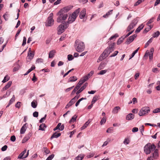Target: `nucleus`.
I'll use <instances>...</instances> for the list:
<instances>
[{"label":"nucleus","mask_w":160,"mask_h":160,"mask_svg":"<svg viewBox=\"0 0 160 160\" xmlns=\"http://www.w3.org/2000/svg\"><path fill=\"white\" fill-rule=\"evenodd\" d=\"M160 112V107L155 109L152 112L154 113H156Z\"/></svg>","instance_id":"nucleus-51"},{"label":"nucleus","mask_w":160,"mask_h":160,"mask_svg":"<svg viewBox=\"0 0 160 160\" xmlns=\"http://www.w3.org/2000/svg\"><path fill=\"white\" fill-rule=\"evenodd\" d=\"M46 117H47V115L45 114V115L44 116L43 118H42L39 121V122L40 123H42V122H43L44 121V120L46 119Z\"/></svg>","instance_id":"nucleus-55"},{"label":"nucleus","mask_w":160,"mask_h":160,"mask_svg":"<svg viewBox=\"0 0 160 160\" xmlns=\"http://www.w3.org/2000/svg\"><path fill=\"white\" fill-rule=\"evenodd\" d=\"M44 127H46V125L44 123H42L39 126V130H41L42 131H44Z\"/></svg>","instance_id":"nucleus-32"},{"label":"nucleus","mask_w":160,"mask_h":160,"mask_svg":"<svg viewBox=\"0 0 160 160\" xmlns=\"http://www.w3.org/2000/svg\"><path fill=\"white\" fill-rule=\"evenodd\" d=\"M120 108L119 107L117 106L115 107L112 110V112L113 113L116 114L118 113V111L120 110Z\"/></svg>","instance_id":"nucleus-23"},{"label":"nucleus","mask_w":160,"mask_h":160,"mask_svg":"<svg viewBox=\"0 0 160 160\" xmlns=\"http://www.w3.org/2000/svg\"><path fill=\"white\" fill-rule=\"evenodd\" d=\"M144 0H138L134 4V6H137L140 3H141L142 1H144Z\"/></svg>","instance_id":"nucleus-53"},{"label":"nucleus","mask_w":160,"mask_h":160,"mask_svg":"<svg viewBox=\"0 0 160 160\" xmlns=\"http://www.w3.org/2000/svg\"><path fill=\"white\" fill-rule=\"evenodd\" d=\"M77 78L75 76L71 77L69 78V82H73L76 81L77 80Z\"/></svg>","instance_id":"nucleus-29"},{"label":"nucleus","mask_w":160,"mask_h":160,"mask_svg":"<svg viewBox=\"0 0 160 160\" xmlns=\"http://www.w3.org/2000/svg\"><path fill=\"white\" fill-rule=\"evenodd\" d=\"M107 72V70H101L99 73H98V75H103L105 73Z\"/></svg>","instance_id":"nucleus-47"},{"label":"nucleus","mask_w":160,"mask_h":160,"mask_svg":"<svg viewBox=\"0 0 160 160\" xmlns=\"http://www.w3.org/2000/svg\"><path fill=\"white\" fill-rule=\"evenodd\" d=\"M119 36L118 35V33H116L114 35L111 37V40L115 39L116 38L118 37Z\"/></svg>","instance_id":"nucleus-46"},{"label":"nucleus","mask_w":160,"mask_h":160,"mask_svg":"<svg viewBox=\"0 0 160 160\" xmlns=\"http://www.w3.org/2000/svg\"><path fill=\"white\" fill-rule=\"evenodd\" d=\"M3 17L5 21H7L8 20V15L7 14V12L3 15Z\"/></svg>","instance_id":"nucleus-49"},{"label":"nucleus","mask_w":160,"mask_h":160,"mask_svg":"<svg viewBox=\"0 0 160 160\" xmlns=\"http://www.w3.org/2000/svg\"><path fill=\"white\" fill-rule=\"evenodd\" d=\"M43 150L44 151V153L46 154L49 153L50 152V150L46 147H43Z\"/></svg>","instance_id":"nucleus-37"},{"label":"nucleus","mask_w":160,"mask_h":160,"mask_svg":"<svg viewBox=\"0 0 160 160\" xmlns=\"http://www.w3.org/2000/svg\"><path fill=\"white\" fill-rule=\"evenodd\" d=\"M105 64L104 63L101 62L98 68V70H100L102 69L104 67H105Z\"/></svg>","instance_id":"nucleus-36"},{"label":"nucleus","mask_w":160,"mask_h":160,"mask_svg":"<svg viewBox=\"0 0 160 160\" xmlns=\"http://www.w3.org/2000/svg\"><path fill=\"white\" fill-rule=\"evenodd\" d=\"M134 115L133 114L130 113L128 114L126 117V119L128 120H131L134 118Z\"/></svg>","instance_id":"nucleus-19"},{"label":"nucleus","mask_w":160,"mask_h":160,"mask_svg":"<svg viewBox=\"0 0 160 160\" xmlns=\"http://www.w3.org/2000/svg\"><path fill=\"white\" fill-rule=\"evenodd\" d=\"M125 38L124 36L120 38L117 41V45H119L122 43L123 40Z\"/></svg>","instance_id":"nucleus-25"},{"label":"nucleus","mask_w":160,"mask_h":160,"mask_svg":"<svg viewBox=\"0 0 160 160\" xmlns=\"http://www.w3.org/2000/svg\"><path fill=\"white\" fill-rule=\"evenodd\" d=\"M74 70L73 68H72L69 70L66 73H65L63 75V77L64 78L69 73H70V72H71L72 71H73Z\"/></svg>","instance_id":"nucleus-63"},{"label":"nucleus","mask_w":160,"mask_h":160,"mask_svg":"<svg viewBox=\"0 0 160 160\" xmlns=\"http://www.w3.org/2000/svg\"><path fill=\"white\" fill-rule=\"evenodd\" d=\"M9 78H10L9 76L8 75H7L4 77V79L2 81V82L3 83H5L8 81L9 79Z\"/></svg>","instance_id":"nucleus-33"},{"label":"nucleus","mask_w":160,"mask_h":160,"mask_svg":"<svg viewBox=\"0 0 160 160\" xmlns=\"http://www.w3.org/2000/svg\"><path fill=\"white\" fill-rule=\"evenodd\" d=\"M43 59L41 58H38L37 59L36 62L37 63H42L43 62Z\"/></svg>","instance_id":"nucleus-50"},{"label":"nucleus","mask_w":160,"mask_h":160,"mask_svg":"<svg viewBox=\"0 0 160 160\" xmlns=\"http://www.w3.org/2000/svg\"><path fill=\"white\" fill-rule=\"evenodd\" d=\"M80 8H78L74 11L72 13V15L69 16L67 23L68 24H70L74 22L80 12Z\"/></svg>","instance_id":"nucleus-2"},{"label":"nucleus","mask_w":160,"mask_h":160,"mask_svg":"<svg viewBox=\"0 0 160 160\" xmlns=\"http://www.w3.org/2000/svg\"><path fill=\"white\" fill-rule=\"evenodd\" d=\"M61 135V133H57L56 132H55L52 135L50 138V139H52L53 138H57L60 136Z\"/></svg>","instance_id":"nucleus-20"},{"label":"nucleus","mask_w":160,"mask_h":160,"mask_svg":"<svg viewBox=\"0 0 160 160\" xmlns=\"http://www.w3.org/2000/svg\"><path fill=\"white\" fill-rule=\"evenodd\" d=\"M38 115V113L37 111L34 112L33 113V116L34 117H37Z\"/></svg>","instance_id":"nucleus-61"},{"label":"nucleus","mask_w":160,"mask_h":160,"mask_svg":"<svg viewBox=\"0 0 160 160\" xmlns=\"http://www.w3.org/2000/svg\"><path fill=\"white\" fill-rule=\"evenodd\" d=\"M12 83V82L11 81H9L5 86L3 87V90H5L11 86Z\"/></svg>","instance_id":"nucleus-22"},{"label":"nucleus","mask_w":160,"mask_h":160,"mask_svg":"<svg viewBox=\"0 0 160 160\" xmlns=\"http://www.w3.org/2000/svg\"><path fill=\"white\" fill-rule=\"evenodd\" d=\"M32 136L31 132H29L28 134H26L22 141V143H24L26 142Z\"/></svg>","instance_id":"nucleus-11"},{"label":"nucleus","mask_w":160,"mask_h":160,"mask_svg":"<svg viewBox=\"0 0 160 160\" xmlns=\"http://www.w3.org/2000/svg\"><path fill=\"white\" fill-rule=\"evenodd\" d=\"M68 61H71L73 59V58L72 55L69 54L68 56Z\"/></svg>","instance_id":"nucleus-57"},{"label":"nucleus","mask_w":160,"mask_h":160,"mask_svg":"<svg viewBox=\"0 0 160 160\" xmlns=\"http://www.w3.org/2000/svg\"><path fill=\"white\" fill-rule=\"evenodd\" d=\"M53 14L52 13H51L49 16L48 18L47 23L46 25L47 26L50 27L52 26L54 24V20L53 19Z\"/></svg>","instance_id":"nucleus-8"},{"label":"nucleus","mask_w":160,"mask_h":160,"mask_svg":"<svg viewBox=\"0 0 160 160\" xmlns=\"http://www.w3.org/2000/svg\"><path fill=\"white\" fill-rule=\"evenodd\" d=\"M31 106L33 108H36L37 106V104L34 102L32 101L31 102Z\"/></svg>","instance_id":"nucleus-54"},{"label":"nucleus","mask_w":160,"mask_h":160,"mask_svg":"<svg viewBox=\"0 0 160 160\" xmlns=\"http://www.w3.org/2000/svg\"><path fill=\"white\" fill-rule=\"evenodd\" d=\"M26 40L27 39L25 37H23V42L22 44V46H24L26 43Z\"/></svg>","instance_id":"nucleus-52"},{"label":"nucleus","mask_w":160,"mask_h":160,"mask_svg":"<svg viewBox=\"0 0 160 160\" xmlns=\"http://www.w3.org/2000/svg\"><path fill=\"white\" fill-rule=\"evenodd\" d=\"M74 98H72L69 102V103L66 105L65 107V108H68L70 107L71 106L72 104H73L74 102Z\"/></svg>","instance_id":"nucleus-18"},{"label":"nucleus","mask_w":160,"mask_h":160,"mask_svg":"<svg viewBox=\"0 0 160 160\" xmlns=\"http://www.w3.org/2000/svg\"><path fill=\"white\" fill-rule=\"evenodd\" d=\"M80 86H79L78 84H77V85L75 87V88L72 91V94H74L76 91L78 90L79 88H80Z\"/></svg>","instance_id":"nucleus-28"},{"label":"nucleus","mask_w":160,"mask_h":160,"mask_svg":"<svg viewBox=\"0 0 160 160\" xmlns=\"http://www.w3.org/2000/svg\"><path fill=\"white\" fill-rule=\"evenodd\" d=\"M15 100V97L14 95H13L12 98L10 100L9 102V104H11Z\"/></svg>","instance_id":"nucleus-40"},{"label":"nucleus","mask_w":160,"mask_h":160,"mask_svg":"<svg viewBox=\"0 0 160 160\" xmlns=\"http://www.w3.org/2000/svg\"><path fill=\"white\" fill-rule=\"evenodd\" d=\"M90 122L89 120L88 121L84 124V125L81 127V130H83L85 128L87 127L88 126Z\"/></svg>","instance_id":"nucleus-26"},{"label":"nucleus","mask_w":160,"mask_h":160,"mask_svg":"<svg viewBox=\"0 0 160 160\" xmlns=\"http://www.w3.org/2000/svg\"><path fill=\"white\" fill-rule=\"evenodd\" d=\"M130 142V140L129 138H125L123 141V143L125 145L128 144Z\"/></svg>","instance_id":"nucleus-38"},{"label":"nucleus","mask_w":160,"mask_h":160,"mask_svg":"<svg viewBox=\"0 0 160 160\" xmlns=\"http://www.w3.org/2000/svg\"><path fill=\"white\" fill-rule=\"evenodd\" d=\"M58 15H59L57 19V22H61L62 21L65 20L68 17L67 14H64L62 12V11H60L58 13Z\"/></svg>","instance_id":"nucleus-5"},{"label":"nucleus","mask_w":160,"mask_h":160,"mask_svg":"<svg viewBox=\"0 0 160 160\" xmlns=\"http://www.w3.org/2000/svg\"><path fill=\"white\" fill-rule=\"evenodd\" d=\"M150 111L149 107H146L142 108L139 111L138 114L140 116H143L148 113Z\"/></svg>","instance_id":"nucleus-7"},{"label":"nucleus","mask_w":160,"mask_h":160,"mask_svg":"<svg viewBox=\"0 0 160 160\" xmlns=\"http://www.w3.org/2000/svg\"><path fill=\"white\" fill-rule=\"evenodd\" d=\"M110 15V11H108L104 15L103 17L104 18H108L109 15Z\"/></svg>","instance_id":"nucleus-58"},{"label":"nucleus","mask_w":160,"mask_h":160,"mask_svg":"<svg viewBox=\"0 0 160 160\" xmlns=\"http://www.w3.org/2000/svg\"><path fill=\"white\" fill-rule=\"evenodd\" d=\"M156 148V146L154 144H151L148 143L145 145L144 148V152L146 154H148L150 152L154 151Z\"/></svg>","instance_id":"nucleus-3"},{"label":"nucleus","mask_w":160,"mask_h":160,"mask_svg":"<svg viewBox=\"0 0 160 160\" xmlns=\"http://www.w3.org/2000/svg\"><path fill=\"white\" fill-rule=\"evenodd\" d=\"M72 8V7L70 6H67L64 7L63 8L60 10L62 12L66 13L69 11Z\"/></svg>","instance_id":"nucleus-16"},{"label":"nucleus","mask_w":160,"mask_h":160,"mask_svg":"<svg viewBox=\"0 0 160 160\" xmlns=\"http://www.w3.org/2000/svg\"><path fill=\"white\" fill-rule=\"evenodd\" d=\"M118 52V51H116L114 52L113 53H112L111 55V57H115V56H116Z\"/></svg>","instance_id":"nucleus-59"},{"label":"nucleus","mask_w":160,"mask_h":160,"mask_svg":"<svg viewBox=\"0 0 160 160\" xmlns=\"http://www.w3.org/2000/svg\"><path fill=\"white\" fill-rule=\"evenodd\" d=\"M137 36V35L136 34L130 36L127 39L125 42V43L127 44H129L133 41L134 39Z\"/></svg>","instance_id":"nucleus-10"},{"label":"nucleus","mask_w":160,"mask_h":160,"mask_svg":"<svg viewBox=\"0 0 160 160\" xmlns=\"http://www.w3.org/2000/svg\"><path fill=\"white\" fill-rule=\"evenodd\" d=\"M86 10L85 8H83L81 11L79 15V17L81 19L83 18L86 16Z\"/></svg>","instance_id":"nucleus-14"},{"label":"nucleus","mask_w":160,"mask_h":160,"mask_svg":"<svg viewBox=\"0 0 160 160\" xmlns=\"http://www.w3.org/2000/svg\"><path fill=\"white\" fill-rule=\"evenodd\" d=\"M152 38H151L146 43L144 48H147L149 45V44L151 43L152 42Z\"/></svg>","instance_id":"nucleus-42"},{"label":"nucleus","mask_w":160,"mask_h":160,"mask_svg":"<svg viewBox=\"0 0 160 160\" xmlns=\"http://www.w3.org/2000/svg\"><path fill=\"white\" fill-rule=\"evenodd\" d=\"M55 53L56 51L54 50H52L50 51L49 53V58H53Z\"/></svg>","instance_id":"nucleus-21"},{"label":"nucleus","mask_w":160,"mask_h":160,"mask_svg":"<svg viewBox=\"0 0 160 160\" xmlns=\"http://www.w3.org/2000/svg\"><path fill=\"white\" fill-rule=\"evenodd\" d=\"M28 126V124L26 123L24 124L23 126L20 129V132L21 134H23L25 133L27 128Z\"/></svg>","instance_id":"nucleus-13"},{"label":"nucleus","mask_w":160,"mask_h":160,"mask_svg":"<svg viewBox=\"0 0 160 160\" xmlns=\"http://www.w3.org/2000/svg\"><path fill=\"white\" fill-rule=\"evenodd\" d=\"M68 27V24L66 22L63 23L59 25L57 28L58 34L60 35Z\"/></svg>","instance_id":"nucleus-6"},{"label":"nucleus","mask_w":160,"mask_h":160,"mask_svg":"<svg viewBox=\"0 0 160 160\" xmlns=\"http://www.w3.org/2000/svg\"><path fill=\"white\" fill-rule=\"evenodd\" d=\"M54 155L52 154L48 156L46 160H52L54 158Z\"/></svg>","instance_id":"nucleus-48"},{"label":"nucleus","mask_w":160,"mask_h":160,"mask_svg":"<svg viewBox=\"0 0 160 160\" xmlns=\"http://www.w3.org/2000/svg\"><path fill=\"white\" fill-rule=\"evenodd\" d=\"M83 158V156L82 155H79L78 156L76 157L75 158V159L76 160H82Z\"/></svg>","instance_id":"nucleus-43"},{"label":"nucleus","mask_w":160,"mask_h":160,"mask_svg":"<svg viewBox=\"0 0 160 160\" xmlns=\"http://www.w3.org/2000/svg\"><path fill=\"white\" fill-rule=\"evenodd\" d=\"M74 45L76 50L78 52H82L85 48L84 42L79 40H76Z\"/></svg>","instance_id":"nucleus-1"},{"label":"nucleus","mask_w":160,"mask_h":160,"mask_svg":"<svg viewBox=\"0 0 160 160\" xmlns=\"http://www.w3.org/2000/svg\"><path fill=\"white\" fill-rule=\"evenodd\" d=\"M34 54L30 52V53L28 52V55L27 57V61H31L33 58L34 57Z\"/></svg>","instance_id":"nucleus-17"},{"label":"nucleus","mask_w":160,"mask_h":160,"mask_svg":"<svg viewBox=\"0 0 160 160\" xmlns=\"http://www.w3.org/2000/svg\"><path fill=\"white\" fill-rule=\"evenodd\" d=\"M148 27L146 28L143 31V33H147L152 28V26L148 25Z\"/></svg>","instance_id":"nucleus-27"},{"label":"nucleus","mask_w":160,"mask_h":160,"mask_svg":"<svg viewBox=\"0 0 160 160\" xmlns=\"http://www.w3.org/2000/svg\"><path fill=\"white\" fill-rule=\"evenodd\" d=\"M154 19V18H151L148 21V22L147 23V25L148 26L149 25V24L152 23L153 22V19Z\"/></svg>","instance_id":"nucleus-56"},{"label":"nucleus","mask_w":160,"mask_h":160,"mask_svg":"<svg viewBox=\"0 0 160 160\" xmlns=\"http://www.w3.org/2000/svg\"><path fill=\"white\" fill-rule=\"evenodd\" d=\"M139 49V48H138L132 53V54L130 56V58H129V60L131 59L132 57H133L134 56L135 54L138 52Z\"/></svg>","instance_id":"nucleus-30"},{"label":"nucleus","mask_w":160,"mask_h":160,"mask_svg":"<svg viewBox=\"0 0 160 160\" xmlns=\"http://www.w3.org/2000/svg\"><path fill=\"white\" fill-rule=\"evenodd\" d=\"M7 148L8 146L6 145H5L2 148L1 150L2 151H4L7 150Z\"/></svg>","instance_id":"nucleus-60"},{"label":"nucleus","mask_w":160,"mask_h":160,"mask_svg":"<svg viewBox=\"0 0 160 160\" xmlns=\"http://www.w3.org/2000/svg\"><path fill=\"white\" fill-rule=\"evenodd\" d=\"M88 85V83H85L84 85L82 86L81 88L77 92L76 94L78 95Z\"/></svg>","instance_id":"nucleus-15"},{"label":"nucleus","mask_w":160,"mask_h":160,"mask_svg":"<svg viewBox=\"0 0 160 160\" xmlns=\"http://www.w3.org/2000/svg\"><path fill=\"white\" fill-rule=\"evenodd\" d=\"M160 33L159 31H157L156 32L154 33L153 34V37L152 38H155L158 37L160 35Z\"/></svg>","instance_id":"nucleus-35"},{"label":"nucleus","mask_w":160,"mask_h":160,"mask_svg":"<svg viewBox=\"0 0 160 160\" xmlns=\"http://www.w3.org/2000/svg\"><path fill=\"white\" fill-rule=\"evenodd\" d=\"M137 22L138 21L136 19H134L133 20H132L131 22L130 23V24L128 27L127 29V32H129L131 29H133L137 24Z\"/></svg>","instance_id":"nucleus-9"},{"label":"nucleus","mask_w":160,"mask_h":160,"mask_svg":"<svg viewBox=\"0 0 160 160\" xmlns=\"http://www.w3.org/2000/svg\"><path fill=\"white\" fill-rule=\"evenodd\" d=\"M16 66L13 69V72H15L16 71H17L18 70L20 66L17 63H16Z\"/></svg>","instance_id":"nucleus-44"},{"label":"nucleus","mask_w":160,"mask_h":160,"mask_svg":"<svg viewBox=\"0 0 160 160\" xmlns=\"http://www.w3.org/2000/svg\"><path fill=\"white\" fill-rule=\"evenodd\" d=\"M10 140L12 142H14L16 140V137L15 136L13 135L11 137Z\"/></svg>","instance_id":"nucleus-62"},{"label":"nucleus","mask_w":160,"mask_h":160,"mask_svg":"<svg viewBox=\"0 0 160 160\" xmlns=\"http://www.w3.org/2000/svg\"><path fill=\"white\" fill-rule=\"evenodd\" d=\"M85 82V80L82 78L80 80L78 84L81 87V85Z\"/></svg>","instance_id":"nucleus-39"},{"label":"nucleus","mask_w":160,"mask_h":160,"mask_svg":"<svg viewBox=\"0 0 160 160\" xmlns=\"http://www.w3.org/2000/svg\"><path fill=\"white\" fill-rule=\"evenodd\" d=\"M106 122V118L105 117H103L102 119L101 120V121L100 122V124L101 125H102L104 123Z\"/></svg>","instance_id":"nucleus-41"},{"label":"nucleus","mask_w":160,"mask_h":160,"mask_svg":"<svg viewBox=\"0 0 160 160\" xmlns=\"http://www.w3.org/2000/svg\"><path fill=\"white\" fill-rule=\"evenodd\" d=\"M64 125L63 124L61 125V123H59L57 126L53 129L54 131L59 129L60 131H62L64 129Z\"/></svg>","instance_id":"nucleus-12"},{"label":"nucleus","mask_w":160,"mask_h":160,"mask_svg":"<svg viewBox=\"0 0 160 160\" xmlns=\"http://www.w3.org/2000/svg\"><path fill=\"white\" fill-rule=\"evenodd\" d=\"M89 74H88L87 76L84 77L83 78H82L83 79L85 80V81H87L88 79L89 78Z\"/></svg>","instance_id":"nucleus-64"},{"label":"nucleus","mask_w":160,"mask_h":160,"mask_svg":"<svg viewBox=\"0 0 160 160\" xmlns=\"http://www.w3.org/2000/svg\"><path fill=\"white\" fill-rule=\"evenodd\" d=\"M144 27L143 24H142L139 27L136 29L135 32L136 33H138Z\"/></svg>","instance_id":"nucleus-24"},{"label":"nucleus","mask_w":160,"mask_h":160,"mask_svg":"<svg viewBox=\"0 0 160 160\" xmlns=\"http://www.w3.org/2000/svg\"><path fill=\"white\" fill-rule=\"evenodd\" d=\"M110 53V46H109L108 48L103 52L102 53L99 57L98 59L97 62H99L107 57Z\"/></svg>","instance_id":"nucleus-4"},{"label":"nucleus","mask_w":160,"mask_h":160,"mask_svg":"<svg viewBox=\"0 0 160 160\" xmlns=\"http://www.w3.org/2000/svg\"><path fill=\"white\" fill-rule=\"evenodd\" d=\"M98 98V97L97 96H95L92 99V104L94 103L95 102L97 101Z\"/></svg>","instance_id":"nucleus-45"},{"label":"nucleus","mask_w":160,"mask_h":160,"mask_svg":"<svg viewBox=\"0 0 160 160\" xmlns=\"http://www.w3.org/2000/svg\"><path fill=\"white\" fill-rule=\"evenodd\" d=\"M77 117V116L76 115H74L71 118V120L69 121V123H72V122H73L74 121H75L76 119V118Z\"/></svg>","instance_id":"nucleus-31"},{"label":"nucleus","mask_w":160,"mask_h":160,"mask_svg":"<svg viewBox=\"0 0 160 160\" xmlns=\"http://www.w3.org/2000/svg\"><path fill=\"white\" fill-rule=\"evenodd\" d=\"M158 155V150L157 149H155V151L153 153L152 156V158H156Z\"/></svg>","instance_id":"nucleus-34"}]
</instances>
